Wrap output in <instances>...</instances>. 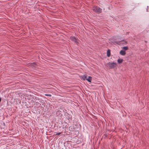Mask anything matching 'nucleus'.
Returning <instances> with one entry per match:
<instances>
[{
    "instance_id": "obj_2",
    "label": "nucleus",
    "mask_w": 149,
    "mask_h": 149,
    "mask_svg": "<svg viewBox=\"0 0 149 149\" xmlns=\"http://www.w3.org/2000/svg\"><path fill=\"white\" fill-rule=\"evenodd\" d=\"M93 11L95 12L100 13L102 12V10L100 8L97 7V6H94L93 7Z\"/></svg>"
},
{
    "instance_id": "obj_13",
    "label": "nucleus",
    "mask_w": 149,
    "mask_h": 149,
    "mask_svg": "<svg viewBox=\"0 0 149 149\" xmlns=\"http://www.w3.org/2000/svg\"><path fill=\"white\" fill-rule=\"evenodd\" d=\"M1 98L0 97V102H1Z\"/></svg>"
},
{
    "instance_id": "obj_4",
    "label": "nucleus",
    "mask_w": 149,
    "mask_h": 149,
    "mask_svg": "<svg viewBox=\"0 0 149 149\" xmlns=\"http://www.w3.org/2000/svg\"><path fill=\"white\" fill-rule=\"evenodd\" d=\"M120 54L122 56H124L126 54V52L125 51L121 50L120 51Z\"/></svg>"
},
{
    "instance_id": "obj_5",
    "label": "nucleus",
    "mask_w": 149,
    "mask_h": 149,
    "mask_svg": "<svg viewBox=\"0 0 149 149\" xmlns=\"http://www.w3.org/2000/svg\"><path fill=\"white\" fill-rule=\"evenodd\" d=\"M92 77L90 76H89L88 78H87L86 80L90 82H91L92 80Z\"/></svg>"
},
{
    "instance_id": "obj_6",
    "label": "nucleus",
    "mask_w": 149,
    "mask_h": 149,
    "mask_svg": "<svg viewBox=\"0 0 149 149\" xmlns=\"http://www.w3.org/2000/svg\"><path fill=\"white\" fill-rule=\"evenodd\" d=\"M111 55L110 50V49H108L107 52V56L108 57H109Z\"/></svg>"
},
{
    "instance_id": "obj_7",
    "label": "nucleus",
    "mask_w": 149,
    "mask_h": 149,
    "mask_svg": "<svg viewBox=\"0 0 149 149\" xmlns=\"http://www.w3.org/2000/svg\"><path fill=\"white\" fill-rule=\"evenodd\" d=\"M87 76L86 75H84L82 76V79L84 80H86V79H87Z\"/></svg>"
},
{
    "instance_id": "obj_12",
    "label": "nucleus",
    "mask_w": 149,
    "mask_h": 149,
    "mask_svg": "<svg viewBox=\"0 0 149 149\" xmlns=\"http://www.w3.org/2000/svg\"><path fill=\"white\" fill-rule=\"evenodd\" d=\"M125 44H127V41H125Z\"/></svg>"
},
{
    "instance_id": "obj_8",
    "label": "nucleus",
    "mask_w": 149,
    "mask_h": 149,
    "mask_svg": "<svg viewBox=\"0 0 149 149\" xmlns=\"http://www.w3.org/2000/svg\"><path fill=\"white\" fill-rule=\"evenodd\" d=\"M122 49L125 50H127L128 49V47L127 46L124 47H122Z\"/></svg>"
},
{
    "instance_id": "obj_11",
    "label": "nucleus",
    "mask_w": 149,
    "mask_h": 149,
    "mask_svg": "<svg viewBox=\"0 0 149 149\" xmlns=\"http://www.w3.org/2000/svg\"><path fill=\"white\" fill-rule=\"evenodd\" d=\"M61 134V132H59V133H57V134H56L57 135H59L60 134Z\"/></svg>"
},
{
    "instance_id": "obj_10",
    "label": "nucleus",
    "mask_w": 149,
    "mask_h": 149,
    "mask_svg": "<svg viewBox=\"0 0 149 149\" xmlns=\"http://www.w3.org/2000/svg\"><path fill=\"white\" fill-rule=\"evenodd\" d=\"M45 95L46 96H48L49 97H51L52 96V95L50 94H45Z\"/></svg>"
},
{
    "instance_id": "obj_9",
    "label": "nucleus",
    "mask_w": 149,
    "mask_h": 149,
    "mask_svg": "<svg viewBox=\"0 0 149 149\" xmlns=\"http://www.w3.org/2000/svg\"><path fill=\"white\" fill-rule=\"evenodd\" d=\"M123 61L122 59H119L118 60V62L119 63H121Z\"/></svg>"
},
{
    "instance_id": "obj_3",
    "label": "nucleus",
    "mask_w": 149,
    "mask_h": 149,
    "mask_svg": "<svg viewBox=\"0 0 149 149\" xmlns=\"http://www.w3.org/2000/svg\"><path fill=\"white\" fill-rule=\"evenodd\" d=\"M70 39L74 42L78 43H79V40L76 39L74 37H71Z\"/></svg>"
},
{
    "instance_id": "obj_1",
    "label": "nucleus",
    "mask_w": 149,
    "mask_h": 149,
    "mask_svg": "<svg viewBox=\"0 0 149 149\" xmlns=\"http://www.w3.org/2000/svg\"><path fill=\"white\" fill-rule=\"evenodd\" d=\"M108 66L110 69L113 68H116L117 65L116 63H111L109 62L107 64Z\"/></svg>"
}]
</instances>
